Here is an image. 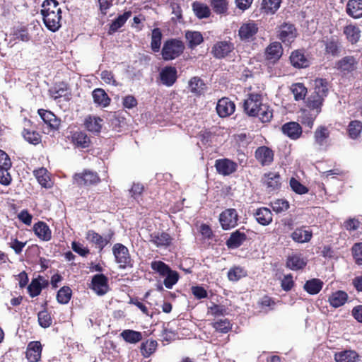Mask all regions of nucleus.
I'll return each instance as SVG.
<instances>
[{
    "mask_svg": "<svg viewBox=\"0 0 362 362\" xmlns=\"http://www.w3.org/2000/svg\"><path fill=\"white\" fill-rule=\"evenodd\" d=\"M244 110L250 117H257L262 122H269L273 117V111L269 105L262 103V96L251 93L244 103Z\"/></svg>",
    "mask_w": 362,
    "mask_h": 362,
    "instance_id": "1",
    "label": "nucleus"
},
{
    "mask_svg": "<svg viewBox=\"0 0 362 362\" xmlns=\"http://www.w3.org/2000/svg\"><path fill=\"white\" fill-rule=\"evenodd\" d=\"M185 45L177 39H169L164 42L161 56L164 61H172L179 57L184 52Z\"/></svg>",
    "mask_w": 362,
    "mask_h": 362,
    "instance_id": "2",
    "label": "nucleus"
},
{
    "mask_svg": "<svg viewBox=\"0 0 362 362\" xmlns=\"http://www.w3.org/2000/svg\"><path fill=\"white\" fill-rule=\"evenodd\" d=\"M56 0H45L42 3L41 13L43 23H60L62 11Z\"/></svg>",
    "mask_w": 362,
    "mask_h": 362,
    "instance_id": "3",
    "label": "nucleus"
},
{
    "mask_svg": "<svg viewBox=\"0 0 362 362\" xmlns=\"http://www.w3.org/2000/svg\"><path fill=\"white\" fill-rule=\"evenodd\" d=\"M112 253L115 262L119 264V267L125 269L132 267V259L128 248L121 243H116L112 247Z\"/></svg>",
    "mask_w": 362,
    "mask_h": 362,
    "instance_id": "4",
    "label": "nucleus"
},
{
    "mask_svg": "<svg viewBox=\"0 0 362 362\" xmlns=\"http://www.w3.org/2000/svg\"><path fill=\"white\" fill-rule=\"evenodd\" d=\"M114 233L112 231H110L105 235H101L93 230H89L86 233V238L88 241L95 245V247L98 248L100 251H102L111 242Z\"/></svg>",
    "mask_w": 362,
    "mask_h": 362,
    "instance_id": "5",
    "label": "nucleus"
},
{
    "mask_svg": "<svg viewBox=\"0 0 362 362\" xmlns=\"http://www.w3.org/2000/svg\"><path fill=\"white\" fill-rule=\"evenodd\" d=\"M100 177L96 172L85 170L82 173L74 175V182L79 186L95 185L100 182Z\"/></svg>",
    "mask_w": 362,
    "mask_h": 362,
    "instance_id": "6",
    "label": "nucleus"
},
{
    "mask_svg": "<svg viewBox=\"0 0 362 362\" xmlns=\"http://www.w3.org/2000/svg\"><path fill=\"white\" fill-rule=\"evenodd\" d=\"M238 214L235 209H227L219 216V221L223 230H229L238 225Z\"/></svg>",
    "mask_w": 362,
    "mask_h": 362,
    "instance_id": "7",
    "label": "nucleus"
},
{
    "mask_svg": "<svg viewBox=\"0 0 362 362\" xmlns=\"http://www.w3.org/2000/svg\"><path fill=\"white\" fill-rule=\"evenodd\" d=\"M148 241L158 248L166 249L173 242V238L163 231H155L150 234Z\"/></svg>",
    "mask_w": 362,
    "mask_h": 362,
    "instance_id": "8",
    "label": "nucleus"
},
{
    "mask_svg": "<svg viewBox=\"0 0 362 362\" xmlns=\"http://www.w3.org/2000/svg\"><path fill=\"white\" fill-rule=\"evenodd\" d=\"M358 61L354 56H346L337 61L335 69L343 74L353 72L357 69Z\"/></svg>",
    "mask_w": 362,
    "mask_h": 362,
    "instance_id": "9",
    "label": "nucleus"
},
{
    "mask_svg": "<svg viewBox=\"0 0 362 362\" xmlns=\"http://www.w3.org/2000/svg\"><path fill=\"white\" fill-rule=\"evenodd\" d=\"M90 288L98 296H104L109 291L108 279L103 274L93 276Z\"/></svg>",
    "mask_w": 362,
    "mask_h": 362,
    "instance_id": "10",
    "label": "nucleus"
},
{
    "mask_svg": "<svg viewBox=\"0 0 362 362\" xmlns=\"http://www.w3.org/2000/svg\"><path fill=\"white\" fill-rule=\"evenodd\" d=\"M215 168L218 174L228 176L237 170L238 164L228 158H220L216 160Z\"/></svg>",
    "mask_w": 362,
    "mask_h": 362,
    "instance_id": "11",
    "label": "nucleus"
},
{
    "mask_svg": "<svg viewBox=\"0 0 362 362\" xmlns=\"http://www.w3.org/2000/svg\"><path fill=\"white\" fill-rule=\"evenodd\" d=\"M279 33V38L286 45L291 44L297 37V30L293 24L281 25Z\"/></svg>",
    "mask_w": 362,
    "mask_h": 362,
    "instance_id": "12",
    "label": "nucleus"
},
{
    "mask_svg": "<svg viewBox=\"0 0 362 362\" xmlns=\"http://www.w3.org/2000/svg\"><path fill=\"white\" fill-rule=\"evenodd\" d=\"M283 54V48L281 44L279 42L270 43L266 48L264 52L265 59L272 62H276Z\"/></svg>",
    "mask_w": 362,
    "mask_h": 362,
    "instance_id": "13",
    "label": "nucleus"
},
{
    "mask_svg": "<svg viewBox=\"0 0 362 362\" xmlns=\"http://www.w3.org/2000/svg\"><path fill=\"white\" fill-rule=\"evenodd\" d=\"M216 109L221 117H226L235 112V105L228 98H223L218 101Z\"/></svg>",
    "mask_w": 362,
    "mask_h": 362,
    "instance_id": "14",
    "label": "nucleus"
},
{
    "mask_svg": "<svg viewBox=\"0 0 362 362\" xmlns=\"http://www.w3.org/2000/svg\"><path fill=\"white\" fill-rule=\"evenodd\" d=\"M233 49V44L230 42L219 41L213 46L211 53L216 58L221 59L227 56Z\"/></svg>",
    "mask_w": 362,
    "mask_h": 362,
    "instance_id": "15",
    "label": "nucleus"
},
{
    "mask_svg": "<svg viewBox=\"0 0 362 362\" xmlns=\"http://www.w3.org/2000/svg\"><path fill=\"white\" fill-rule=\"evenodd\" d=\"M307 264V259L298 253H293L288 256L286 267L293 271L303 269Z\"/></svg>",
    "mask_w": 362,
    "mask_h": 362,
    "instance_id": "16",
    "label": "nucleus"
},
{
    "mask_svg": "<svg viewBox=\"0 0 362 362\" xmlns=\"http://www.w3.org/2000/svg\"><path fill=\"white\" fill-rule=\"evenodd\" d=\"M177 71L175 67L165 66L160 73V81L166 86H172L177 80Z\"/></svg>",
    "mask_w": 362,
    "mask_h": 362,
    "instance_id": "17",
    "label": "nucleus"
},
{
    "mask_svg": "<svg viewBox=\"0 0 362 362\" xmlns=\"http://www.w3.org/2000/svg\"><path fill=\"white\" fill-rule=\"evenodd\" d=\"M293 241L298 243H308L312 237L313 232L306 226L296 228L291 235Z\"/></svg>",
    "mask_w": 362,
    "mask_h": 362,
    "instance_id": "18",
    "label": "nucleus"
},
{
    "mask_svg": "<svg viewBox=\"0 0 362 362\" xmlns=\"http://www.w3.org/2000/svg\"><path fill=\"white\" fill-rule=\"evenodd\" d=\"M42 345L40 341H30L27 347L26 358L30 362H37L41 358Z\"/></svg>",
    "mask_w": 362,
    "mask_h": 362,
    "instance_id": "19",
    "label": "nucleus"
},
{
    "mask_svg": "<svg viewBox=\"0 0 362 362\" xmlns=\"http://www.w3.org/2000/svg\"><path fill=\"white\" fill-rule=\"evenodd\" d=\"M255 158L262 165H268L274 160V153L269 147L260 146L255 151Z\"/></svg>",
    "mask_w": 362,
    "mask_h": 362,
    "instance_id": "20",
    "label": "nucleus"
},
{
    "mask_svg": "<svg viewBox=\"0 0 362 362\" xmlns=\"http://www.w3.org/2000/svg\"><path fill=\"white\" fill-rule=\"evenodd\" d=\"M329 134V130L327 127L323 125L317 127L314 133L315 144L320 147L327 146Z\"/></svg>",
    "mask_w": 362,
    "mask_h": 362,
    "instance_id": "21",
    "label": "nucleus"
},
{
    "mask_svg": "<svg viewBox=\"0 0 362 362\" xmlns=\"http://www.w3.org/2000/svg\"><path fill=\"white\" fill-rule=\"evenodd\" d=\"M282 132L290 139L296 140L300 137L302 128L298 122H290L282 126Z\"/></svg>",
    "mask_w": 362,
    "mask_h": 362,
    "instance_id": "22",
    "label": "nucleus"
},
{
    "mask_svg": "<svg viewBox=\"0 0 362 362\" xmlns=\"http://www.w3.org/2000/svg\"><path fill=\"white\" fill-rule=\"evenodd\" d=\"M38 113L45 124L52 129L59 128L60 120L51 111L40 109L38 110Z\"/></svg>",
    "mask_w": 362,
    "mask_h": 362,
    "instance_id": "23",
    "label": "nucleus"
},
{
    "mask_svg": "<svg viewBox=\"0 0 362 362\" xmlns=\"http://www.w3.org/2000/svg\"><path fill=\"white\" fill-rule=\"evenodd\" d=\"M35 234L43 241H49L52 238V231L49 226L42 221H38L33 226Z\"/></svg>",
    "mask_w": 362,
    "mask_h": 362,
    "instance_id": "24",
    "label": "nucleus"
},
{
    "mask_svg": "<svg viewBox=\"0 0 362 362\" xmlns=\"http://www.w3.org/2000/svg\"><path fill=\"white\" fill-rule=\"evenodd\" d=\"M247 239L245 233L239 230L231 233L230 238L226 241V245L228 248L235 249L239 247Z\"/></svg>",
    "mask_w": 362,
    "mask_h": 362,
    "instance_id": "25",
    "label": "nucleus"
},
{
    "mask_svg": "<svg viewBox=\"0 0 362 362\" xmlns=\"http://www.w3.org/2000/svg\"><path fill=\"white\" fill-rule=\"evenodd\" d=\"M92 96L94 103L100 107H107L111 101L110 98L106 93V92L102 88H95L92 92Z\"/></svg>",
    "mask_w": 362,
    "mask_h": 362,
    "instance_id": "26",
    "label": "nucleus"
},
{
    "mask_svg": "<svg viewBox=\"0 0 362 362\" xmlns=\"http://www.w3.org/2000/svg\"><path fill=\"white\" fill-rule=\"evenodd\" d=\"M254 215L257 221L262 226H267L272 221V213L267 207L257 209Z\"/></svg>",
    "mask_w": 362,
    "mask_h": 362,
    "instance_id": "27",
    "label": "nucleus"
},
{
    "mask_svg": "<svg viewBox=\"0 0 362 362\" xmlns=\"http://www.w3.org/2000/svg\"><path fill=\"white\" fill-rule=\"evenodd\" d=\"M291 64L296 68H305L309 66V61L300 50L293 52L290 56Z\"/></svg>",
    "mask_w": 362,
    "mask_h": 362,
    "instance_id": "28",
    "label": "nucleus"
},
{
    "mask_svg": "<svg viewBox=\"0 0 362 362\" xmlns=\"http://www.w3.org/2000/svg\"><path fill=\"white\" fill-rule=\"evenodd\" d=\"M336 362H356L358 360V354L353 350H344L334 354Z\"/></svg>",
    "mask_w": 362,
    "mask_h": 362,
    "instance_id": "29",
    "label": "nucleus"
},
{
    "mask_svg": "<svg viewBox=\"0 0 362 362\" xmlns=\"http://www.w3.org/2000/svg\"><path fill=\"white\" fill-rule=\"evenodd\" d=\"M346 12L354 18L362 17V0H349L346 5Z\"/></svg>",
    "mask_w": 362,
    "mask_h": 362,
    "instance_id": "30",
    "label": "nucleus"
},
{
    "mask_svg": "<svg viewBox=\"0 0 362 362\" xmlns=\"http://www.w3.org/2000/svg\"><path fill=\"white\" fill-rule=\"evenodd\" d=\"M280 175L276 173L270 172L264 175V183L269 191L278 189L281 185Z\"/></svg>",
    "mask_w": 362,
    "mask_h": 362,
    "instance_id": "31",
    "label": "nucleus"
},
{
    "mask_svg": "<svg viewBox=\"0 0 362 362\" xmlns=\"http://www.w3.org/2000/svg\"><path fill=\"white\" fill-rule=\"evenodd\" d=\"M192 8L195 16L199 19L208 18L211 13L210 8L200 1H194Z\"/></svg>",
    "mask_w": 362,
    "mask_h": 362,
    "instance_id": "32",
    "label": "nucleus"
},
{
    "mask_svg": "<svg viewBox=\"0 0 362 362\" xmlns=\"http://www.w3.org/2000/svg\"><path fill=\"white\" fill-rule=\"evenodd\" d=\"M348 298V295L345 291H337L332 293L328 298L329 304L334 308H339L344 305Z\"/></svg>",
    "mask_w": 362,
    "mask_h": 362,
    "instance_id": "33",
    "label": "nucleus"
},
{
    "mask_svg": "<svg viewBox=\"0 0 362 362\" xmlns=\"http://www.w3.org/2000/svg\"><path fill=\"white\" fill-rule=\"evenodd\" d=\"M317 115V113H315L311 110H302L298 116V121L305 127L311 129Z\"/></svg>",
    "mask_w": 362,
    "mask_h": 362,
    "instance_id": "34",
    "label": "nucleus"
},
{
    "mask_svg": "<svg viewBox=\"0 0 362 362\" xmlns=\"http://www.w3.org/2000/svg\"><path fill=\"white\" fill-rule=\"evenodd\" d=\"M258 30L257 24H243L239 30V35L242 40H250Z\"/></svg>",
    "mask_w": 362,
    "mask_h": 362,
    "instance_id": "35",
    "label": "nucleus"
},
{
    "mask_svg": "<svg viewBox=\"0 0 362 362\" xmlns=\"http://www.w3.org/2000/svg\"><path fill=\"white\" fill-rule=\"evenodd\" d=\"M323 282L319 279H312L305 282L304 290L310 295L317 294L322 288Z\"/></svg>",
    "mask_w": 362,
    "mask_h": 362,
    "instance_id": "36",
    "label": "nucleus"
},
{
    "mask_svg": "<svg viewBox=\"0 0 362 362\" xmlns=\"http://www.w3.org/2000/svg\"><path fill=\"white\" fill-rule=\"evenodd\" d=\"M33 173L37 182L42 187L45 188H50L52 187L51 180L45 168H42L38 170H35Z\"/></svg>",
    "mask_w": 362,
    "mask_h": 362,
    "instance_id": "37",
    "label": "nucleus"
},
{
    "mask_svg": "<svg viewBox=\"0 0 362 362\" xmlns=\"http://www.w3.org/2000/svg\"><path fill=\"white\" fill-rule=\"evenodd\" d=\"M103 119L96 117H88L85 119V127L89 132L99 133L102 128Z\"/></svg>",
    "mask_w": 362,
    "mask_h": 362,
    "instance_id": "38",
    "label": "nucleus"
},
{
    "mask_svg": "<svg viewBox=\"0 0 362 362\" xmlns=\"http://www.w3.org/2000/svg\"><path fill=\"white\" fill-rule=\"evenodd\" d=\"M344 33L351 44L357 42L361 37V30L353 24H349L345 27Z\"/></svg>",
    "mask_w": 362,
    "mask_h": 362,
    "instance_id": "39",
    "label": "nucleus"
},
{
    "mask_svg": "<svg viewBox=\"0 0 362 362\" xmlns=\"http://www.w3.org/2000/svg\"><path fill=\"white\" fill-rule=\"evenodd\" d=\"M314 89L317 96L325 98L328 93V82L325 79L316 78L314 81Z\"/></svg>",
    "mask_w": 362,
    "mask_h": 362,
    "instance_id": "40",
    "label": "nucleus"
},
{
    "mask_svg": "<svg viewBox=\"0 0 362 362\" xmlns=\"http://www.w3.org/2000/svg\"><path fill=\"white\" fill-rule=\"evenodd\" d=\"M120 335L125 341L130 344H136L142 339V334L140 332L132 329H125Z\"/></svg>",
    "mask_w": 362,
    "mask_h": 362,
    "instance_id": "41",
    "label": "nucleus"
},
{
    "mask_svg": "<svg viewBox=\"0 0 362 362\" xmlns=\"http://www.w3.org/2000/svg\"><path fill=\"white\" fill-rule=\"evenodd\" d=\"M190 91L196 95H202L204 92L205 84L199 77H193L189 82Z\"/></svg>",
    "mask_w": 362,
    "mask_h": 362,
    "instance_id": "42",
    "label": "nucleus"
},
{
    "mask_svg": "<svg viewBox=\"0 0 362 362\" xmlns=\"http://www.w3.org/2000/svg\"><path fill=\"white\" fill-rule=\"evenodd\" d=\"M151 268L162 277H165L171 271L170 267L168 264L160 260L151 262Z\"/></svg>",
    "mask_w": 362,
    "mask_h": 362,
    "instance_id": "43",
    "label": "nucleus"
},
{
    "mask_svg": "<svg viewBox=\"0 0 362 362\" xmlns=\"http://www.w3.org/2000/svg\"><path fill=\"white\" fill-rule=\"evenodd\" d=\"M158 343L155 340H147L141 344L140 350L144 357H149L156 350Z\"/></svg>",
    "mask_w": 362,
    "mask_h": 362,
    "instance_id": "44",
    "label": "nucleus"
},
{
    "mask_svg": "<svg viewBox=\"0 0 362 362\" xmlns=\"http://www.w3.org/2000/svg\"><path fill=\"white\" fill-rule=\"evenodd\" d=\"M209 3L216 13L223 15L227 13L228 2L226 0H210Z\"/></svg>",
    "mask_w": 362,
    "mask_h": 362,
    "instance_id": "45",
    "label": "nucleus"
},
{
    "mask_svg": "<svg viewBox=\"0 0 362 362\" xmlns=\"http://www.w3.org/2000/svg\"><path fill=\"white\" fill-rule=\"evenodd\" d=\"M291 90L294 95L296 100H304L307 94V88L301 83H296L291 86Z\"/></svg>",
    "mask_w": 362,
    "mask_h": 362,
    "instance_id": "46",
    "label": "nucleus"
},
{
    "mask_svg": "<svg viewBox=\"0 0 362 362\" xmlns=\"http://www.w3.org/2000/svg\"><path fill=\"white\" fill-rule=\"evenodd\" d=\"M185 37L189 42V46L191 48H193V47L199 45L203 41V37L199 32L188 31L186 33Z\"/></svg>",
    "mask_w": 362,
    "mask_h": 362,
    "instance_id": "47",
    "label": "nucleus"
},
{
    "mask_svg": "<svg viewBox=\"0 0 362 362\" xmlns=\"http://www.w3.org/2000/svg\"><path fill=\"white\" fill-rule=\"evenodd\" d=\"M22 135L28 143L37 145L41 142V136L35 131L24 129Z\"/></svg>",
    "mask_w": 362,
    "mask_h": 362,
    "instance_id": "48",
    "label": "nucleus"
},
{
    "mask_svg": "<svg viewBox=\"0 0 362 362\" xmlns=\"http://www.w3.org/2000/svg\"><path fill=\"white\" fill-rule=\"evenodd\" d=\"M162 33L158 28H155L152 31L151 47L154 52L160 51L161 45Z\"/></svg>",
    "mask_w": 362,
    "mask_h": 362,
    "instance_id": "49",
    "label": "nucleus"
},
{
    "mask_svg": "<svg viewBox=\"0 0 362 362\" xmlns=\"http://www.w3.org/2000/svg\"><path fill=\"white\" fill-rule=\"evenodd\" d=\"M71 289L68 286H63L57 292V299L61 304H66L69 302L71 297Z\"/></svg>",
    "mask_w": 362,
    "mask_h": 362,
    "instance_id": "50",
    "label": "nucleus"
},
{
    "mask_svg": "<svg viewBox=\"0 0 362 362\" xmlns=\"http://www.w3.org/2000/svg\"><path fill=\"white\" fill-rule=\"evenodd\" d=\"M247 275L246 271L240 267H234L228 272V277L230 281H237Z\"/></svg>",
    "mask_w": 362,
    "mask_h": 362,
    "instance_id": "51",
    "label": "nucleus"
},
{
    "mask_svg": "<svg viewBox=\"0 0 362 362\" xmlns=\"http://www.w3.org/2000/svg\"><path fill=\"white\" fill-rule=\"evenodd\" d=\"M281 0H263L262 8L268 13H274L280 7Z\"/></svg>",
    "mask_w": 362,
    "mask_h": 362,
    "instance_id": "52",
    "label": "nucleus"
},
{
    "mask_svg": "<svg viewBox=\"0 0 362 362\" xmlns=\"http://www.w3.org/2000/svg\"><path fill=\"white\" fill-rule=\"evenodd\" d=\"M74 142L76 146L81 148H86L89 146L90 139L83 132H76L73 136Z\"/></svg>",
    "mask_w": 362,
    "mask_h": 362,
    "instance_id": "53",
    "label": "nucleus"
},
{
    "mask_svg": "<svg viewBox=\"0 0 362 362\" xmlns=\"http://www.w3.org/2000/svg\"><path fill=\"white\" fill-rule=\"evenodd\" d=\"M362 131V122L358 120L351 121L349 124V134L351 139H356Z\"/></svg>",
    "mask_w": 362,
    "mask_h": 362,
    "instance_id": "54",
    "label": "nucleus"
},
{
    "mask_svg": "<svg viewBox=\"0 0 362 362\" xmlns=\"http://www.w3.org/2000/svg\"><path fill=\"white\" fill-rule=\"evenodd\" d=\"M179 274L177 272L172 270L165 276L163 284L165 288L171 289L179 280Z\"/></svg>",
    "mask_w": 362,
    "mask_h": 362,
    "instance_id": "55",
    "label": "nucleus"
},
{
    "mask_svg": "<svg viewBox=\"0 0 362 362\" xmlns=\"http://www.w3.org/2000/svg\"><path fill=\"white\" fill-rule=\"evenodd\" d=\"M11 35H13L15 39H18L23 42H27L30 40V37L27 30L24 26L18 25L15 27L12 31Z\"/></svg>",
    "mask_w": 362,
    "mask_h": 362,
    "instance_id": "56",
    "label": "nucleus"
},
{
    "mask_svg": "<svg viewBox=\"0 0 362 362\" xmlns=\"http://www.w3.org/2000/svg\"><path fill=\"white\" fill-rule=\"evenodd\" d=\"M324 98L318 97L315 95L308 100V107L311 109L315 113H318L320 112V108L322 105Z\"/></svg>",
    "mask_w": 362,
    "mask_h": 362,
    "instance_id": "57",
    "label": "nucleus"
},
{
    "mask_svg": "<svg viewBox=\"0 0 362 362\" xmlns=\"http://www.w3.org/2000/svg\"><path fill=\"white\" fill-rule=\"evenodd\" d=\"M213 327L220 332L227 333L231 329V324L228 319H223L214 322Z\"/></svg>",
    "mask_w": 362,
    "mask_h": 362,
    "instance_id": "58",
    "label": "nucleus"
},
{
    "mask_svg": "<svg viewBox=\"0 0 362 362\" xmlns=\"http://www.w3.org/2000/svg\"><path fill=\"white\" fill-rule=\"evenodd\" d=\"M271 206L276 213H282L289 208V204L284 199H276L271 203Z\"/></svg>",
    "mask_w": 362,
    "mask_h": 362,
    "instance_id": "59",
    "label": "nucleus"
},
{
    "mask_svg": "<svg viewBox=\"0 0 362 362\" xmlns=\"http://www.w3.org/2000/svg\"><path fill=\"white\" fill-rule=\"evenodd\" d=\"M42 285L37 279H33L30 285L28 286V291L31 297H36L41 293Z\"/></svg>",
    "mask_w": 362,
    "mask_h": 362,
    "instance_id": "60",
    "label": "nucleus"
},
{
    "mask_svg": "<svg viewBox=\"0 0 362 362\" xmlns=\"http://www.w3.org/2000/svg\"><path fill=\"white\" fill-rule=\"evenodd\" d=\"M37 317L39 324L41 327L47 328L52 325V318L47 310H42L39 312Z\"/></svg>",
    "mask_w": 362,
    "mask_h": 362,
    "instance_id": "61",
    "label": "nucleus"
},
{
    "mask_svg": "<svg viewBox=\"0 0 362 362\" xmlns=\"http://www.w3.org/2000/svg\"><path fill=\"white\" fill-rule=\"evenodd\" d=\"M290 186L292 190L298 194H304L308 192L305 186L293 177L290 180Z\"/></svg>",
    "mask_w": 362,
    "mask_h": 362,
    "instance_id": "62",
    "label": "nucleus"
},
{
    "mask_svg": "<svg viewBox=\"0 0 362 362\" xmlns=\"http://www.w3.org/2000/svg\"><path fill=\"white\" fill-rule=\"evenodd\" d=\"M226 313V308L223 305L212 303V305L208 308V314L214 316L224 315Z\"/></svg>",
    "mask_w": 362,
    "mask_h": 362,
    "instance_id": "63",
    "label": "nucleus"
},
{
    "mask_svg": "<svg viewBox=\"0 0 362 362\" xmlns=\"http://www.w3.org/2000/svg\"><path fill=\"white\" fill-rule=\"evenodd\" d=\"M352 252L356 262L362 265V243H356L352 247Z\"/></svg>",
    "mask_w": 362,
    "mask_h": 362,
    "instance_id": "64",
    "label": "nucleus"
}]
</instances>
